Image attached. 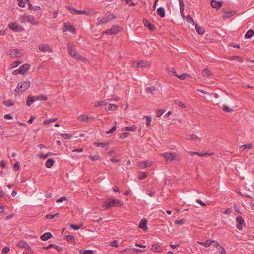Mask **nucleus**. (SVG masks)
<instances>
[{"label":"nucleus","mask_w":254,"mask_h":254,"mask_svg":"<svg viewBox=\"0 0 254 254\" xmlns=\"http://www.w3.org/2000/svg\"><path fill=\"white\" fill-rule=\"evenodd\" d=\"M47 99L48 98L43 94L38 96L29 95L27 98L26 104L28 106H30L33 103L36 101H46Z\"/></svg>","instance_id":"obj_1"},{"label":"nucleus","mask_w":254,"mask_h":254,"mask_svg":"<svg viewBox=\"0 0 254 254\" xmlns=\"http://www.w3.org/2000/svg\"><path fill=\"white\" fill-rule=\"evenodd\" d=\"M123 205V203L117 199H109L104 201V206L106 208H109L112 207H119Z\"/></svg>","instance_id":"obj_2"},{"label":"nucleus","mask_w":254,"mask_h":254,"mask_svg":"<svg viewBox=\"0 0 254 254\" xmlns=\"http://www.w3.org/2000/svg\"><path fill=\"white\" fill-rule=\"evenodd\" d=\"M30 85L29 81H24L19 82L15 91L17 93H20L26 90Z\"/></svg>","instance_id":"obj_3"},{"label":"nucleus","mask_w":254,"mask_h":254,"mask_svg":"<svg viewBox=\"0 0 254 254\" xmlns=\"http://www.w3.org/2000/svg\"><path fill=\"white\" fill-rule=\"evenodd\" d=\"M163 156L167 162H171L172 160L179 161L180 157L179 155H175L174 153L172 152H165L161 154Z\"/></svg>","instance_id":"obj_4"},{"label":"nucleus","mask_w":254,"mask_h":254,"mask_svg":"<svg viewBox=\"0 0 254 254\" xmlns=\"http://www.w3.org/2000/svg\"><path fill=\"white\" fill-rule=\"evenodd\" d=\"M68 48V51L69 53V54L73 58H74L78 60H82L83 58L81 57V55H80L79 54L76 53V51H75L74 47L72 46L71 44L70 43L68 44L67 45Z\"/></svg>","instance_id":"obj_5"},{"label":"nucleus","mask_w":254,"mask_h":254,"mask_svg":"<svg viewBox=\"0 0 254 254\" xmlns=\"http://www.w3.org/2000/svg\"><path fill=\"white\" fill-rule=\"evenodd\" d=\"M20 20L22 23H25V22L27 21L34 25H37L38 23V22L36 21L33 17H31L27 15L22 16Z\"/></svg>","instance_id":"obj_6"},{"label":"nucleus","mask_w":254,"mask_h":254,"mask_svg":"<svg viewBox=\"0 0 254 254\" xmlns=\"http://www.w3.org/2000/svg\"><path fill=\"white\" fill-rule=\"evenodd\" d=\"M67 10L72 14H77V15H80V14H84L86 15H89V14L85 10H76L75 8L72 7H67Z\"/></svg>","instance_id":"obj_7"},{"label":"nucleus","mask_w":254,"mask_h":254,"mask_svg":"<svg viewBox=\"0 0 254 254\" xmlns=\"http://www.w3.org/2000/svg\"><path fill=\"white\" fill-rule=\"evenodd\" d=\"M8 27L14 32H21L24 30L22 27L19 26L16 22L10 23L8 25Z\"/></svg>","instance_id":"obj_8"},{"label":"nucleus","mask_w":254,"mask_h":254,"mask_svg":"<svg viewBox=\"0 0 254 254\" xmlns=\"http://www.w3.org/2000/svg\"><path fill=\"white\" fill-rule=\"evenodd\" d=\"M121 30V28L117 25H114L110 29L104 32L106 34H117Z\"/></svg>","instance_id":"obj_9"},{"label":"nucleus","mask_w":254,"mask_h":254,"mask_svg":"<svg viewBox=\"0 0 254 254\" xmlns=\"http://www.w3.org/2000/svg\"><path fill=\"white\" fill-rule=\"evenodd\" d=\"M38 48L42 52H53V49L47 44H40L39 45Z\"/></svg>","instance_id":"obj_10"},{"label":"nucleus","mask_w":254,"mask_h":254,"mask_svg":"<svg viewBox=\"0 0 254 254\" xmlns=\"http://www.w3.org/2000/svg\"><path fill=\"white\" fill-rule=\"evenodd\" d=\"M64 27L63 28V31L64 32L69 31L73 33H75V29L74 28L73 25H71L70 23H64Z\"/></svg>","instance_id":"obj_11"},{"label":"nucleus","mask_w":254,"mask_h":254,"mask_svg":"<svg viewBox=\"0 0 254 254\" xmlns=\"http://www.w3.org/2000/svg\"><path fill=\"white\" fill-rule=\"evenodd\" d=\"M237 225L236 227L239 230H242V225L244 223V220L242 216H238L236 217Z\"/></svg>","instance_id":"obj_12"},{"label":"nucleus","mask_w":254,"mask_h":254,"mask_svg":"<svg viewBox=\"0 0 254 254\" xmlns=\"http://www.w3.org/2000/svg\"><path fill=\"white\" fill-rule=\"evenodd\" d=\"M147 221L145 218H143L140 220L139 224V228L142 229L144 231H146L148 229L147 227Z\"/></svg>","instance_id":"obj_13"},{"label":"nucleus","mask_w":254,"mask_h":254,"mask_svg":"<svg viewBox=\"0 0 254 254\" xmlns=\"http://www.w3.org/2000/svg\"><path fill=\"white\" fill-rule=\"evenodd\" d=\"M222 1H217L215 0H212L211 2V5L214 8L219 9L222 5Z\"/></svg>","instance_id":"obj_14"},{"label":"nucleus","mask_w":254,"mask_h":254,"mask_svg":"<svg viewBox=\"0 0 254 254\" xmlns=\"http://www.w3.org/2000/svg\"><path fill=\"white\" fill-rule=\"evenodd\" d=\"M143 23L144 26L147 27L150 30L154 31L155 29L154 25L151 24L147 19H144L143 20Z\"/></svg>","instance_id":"obj_15"},{"label":"nucleus","mask_w":254,"mask_h":254,"mask_svg":"<svg viewBox=\"0 0 254 254\" xmlns=\"http://www.w3.org/2000/svg\"><path fill=\"white\" fill-rule=\"evenodd\" d=\"M30 65L28 64H25L19 67V70L21 71V74H24L29 69Z\"/></svg>","instance_id":"obj_16"},{"label":"nucleus","mask_w":254,"mask_h":254,"mask_svg":"<svg viewBox=\"0 0 254 254\" xmlns=\"http://www.w3.org/2000/svg\"><path fill=\"white\" fill-rule=\"evenodd\" d=\"M17 246L19 248H25L26 250H28L30 248V246H29L28 244L23 240L19 241L17 244Z\"/></svg>","instance_id":"obj_17"},{"label":"nucleus","mask_w":254,"mask_h":254,"mask_svg":"<svg viewBox=\"0 0 254 254\" xmlns=\"http://www.w3.org/2000/svg\"><path fill=\"white\" fill-rule=\"evenodd\" d=\"M188 154L190 156H192L193 155L197 154V155H198L200 156H207V155H213V153H208V152H205V153H199V152H197L190 151V152H188Z\"/></svg>","instance_id":"obj_18"},{"label":"nucleus","mask_w":254,"mask_h":254,"mask_svg":"<svg viewBox=\"0 0 254 254\" xmlns=\"http://www.w3.org/2000/svg\"><path fill=\"white\" fill-rule=\"evenodd\" d=\"M133 65L136 67H145L147 66V64L143 61H141L140 62L134 61L133 63Z\"/></svg>","instance_id":"obj_19"},{"label":"nucleus","mask_w":254,"mask_h":254,"mask_svg":"<svg viewBox=\"0 0 254 254\" xmlns=\"http://www.w3.org/2000/svg\"><path fill=\"white\" fill-rule=\"evenodd\" d=\"M9 55L11 57H20L21 55V53H19V50L16 49H12L10 51Z\"/></svg>","instance_id":"obj_20"},{"label":"nucleus","mask_w":254,"mask_h":254,"mask_svg":"<svg viewBox=\"0 0 254 254\" xmlns=\"http://www.w3.org/2000/svg\"><path fill=\"white\" fill-rule=\"evenodd\" d=\"M52 247H53L55 249H56L58 252L61 251V250L62 249V247H60L59 246L56 245L55 244H51L49 245L48 246L43 247L42 249L44 250H48Z\"/></svg>","instance_id":"obj_21"},{"label":"nucleus","mask_w":254,"mask_h":254,"mask_svg":"<svg viewBox=\"0 0 254 254\" xmlns=\"http://www.w3.org/2000/svg\"><path fill=\"white\" fill-rule=\"evenodd\" d=\"M224 15L223 17L224 18H229L235 15L236 13V11H231L230 12H226L225 10H223Z\"/></svg>","instance_id":"obj_22"},{"label":"nucleus","mask_w":254,"mask_h":254,"mask_svg":"<svg viewBox=\"0 0 254 254\" xmlns=\"http://www.w3.org/2000/svg\"><path fill=\"white\" fill-rule=\"evenodd\" d=\"M52 237V234L50 232H46L40 236V238L43 241H47Z\"/></svg>","instance_id":"obj_23"},{"label":"nucleus","mask_w":254,"mask_h":254,"mask_svg":"<svg viewBox=\"0 0 254 254\" xmlns=\"http://www.w3.org/2000/svg\"><path fill=\"white\" fill-rule=\"evenodd\" d=\"M214 242V240L208 239L204 242H199V244L205 247H208Z\"/></svg>","instance_id":"obj_24"},{"label":"nucleus","mask_w":254,"mask_h":254,"mask_svg":"<svg viewBox=\"0 0 254 254\" xmlns=\"http://www.w3.org/2000/svg\"><path fill=\"white\" fill-rule=\"evenodd\" d=\"M157 13L161 17H164L165 15V11L163 7H160L157 10Z\"/></svg>","instance_id":"obj_25"},{"label":"nucleus","mask_w":254,"mask_h":254,"mask_svg":"<svg viewBox=\"0 0 254 254\" xmlns=\"http://www.w3.org/2000/svg\"><path fill=\"white\" fill-rule=\"evenodd\" d=\"M212 74L211 72L207 68L204 69L202 72V76L205 77H210Z\"/></svg>","instance_id":"obj_26"},{"label":"nucleus","mask_w":254,"mask_h":254,"mask_svg":"<svg viewBox=\"0 0 254 254\" xmlns=\"http://www.w3.org/2000/svg\"><path fill=\"white\" fill-rule=\"evenodd\" d=\"M54 162L55 161L53 159H48L45 164L46 167L48 168H51L54 165Z\"/></svg>","instance_id":"obj_27"},{"label":"nucleus","mask_w":254,"mask_h":254,"mask_svg":"<svg viewBox=\"0 0 254 254\" xmlns=\"http://www.w3.org/2000/svg\"><path fill=\"white\" fill-rule=\"evenodd\" d=\"M252 148V145L250 144H244L239 147V151L242 152L246 149H250Z\"/></svg>","instance_id":"obj_28"},{"label":"nucleus","mask_w":254,"mask_h":254,"mask_svg":"<svg viewBox=\"0 0 254 254\" xmlns=\"http://www.w3.org/2000/svg\"><path fill=\"white\" fill-rule=\"evenodd\" d=\"M195 29L198 34L203 35L204 34L205 31L204 29L198 26L197 24L195 25Z\"/></svg>","instance_id":"obj_29"},{"label":"nucleus","mask_w":254,"mask_h":254,"mask_svg":"<svg viewBox=\"0 0 254 254\" xmlns=\"http://www.w3.org/2000/svg\"><path fill=\"white\" fill-rule=\"evenodd\" d=\"M137 127L135 126H129L124 127L123 130L127 131H134L136 130Z\"/></svg>","instance_id":"obj_30"},{"label":"nucleus","mask_w":254,"mask_h":254,"mask_svg":"<svg viewBox=\"0 0 254 254\" xmlns=\"http://www.w3.org/2000/svg\"><path fill=\"white\" fill-rule=\"evenodd\" d=\"M90 118H91L90 117L85 115H81L78 117V119H80L82 122H87Z\"/></svg>","instance_id":"obj_31"},{"label":"nucleus","mask_w":254,"mask_h":254,"mask_svg":"<svg viewBox=\"0 0 254 254\" xmlns=\"http://www.w3.org/2000/svg\"><path fill=\"white\" fill-rule=\"evenodd\" d=\"M151 249H152V250L153 251L156 252H162L160 247L158 245H156V244H153L152 246Z\"/></svg>","instance_id":"obj_32"},{"label":"nucleus","mask_w":254,"mask_h":254,"mask_svg":"<svg viewBox=\"0 0 254 254\" xmlns=\"http://www.w3.org/2000/svg\"><path fill=\"white\" fill-rule=\"evenodd\" d=\"M138 166L140 168H144L147 166H150L149 162L148 161H144L139 163Z\"/></svg>","instance_id":"obj_33"},{"label":"nucleus","mask_w":254,"mask_h":254,"mask_svg":"<svg viewBox=\"0 0 254 254\" xmlns=\"http://www.w3.org/2000/svg\"><path fill=\"white\" fill-rule=\"evenodd\" d=\"M254 33V32L253 30H249L245 34V37L246 38H250L253 36Z\"/></svg>","instance_id":"obj_34"},{"label":"nucleus","mask_w":254,"mask_h":254,"mask_svg":"<svg viewBox=\"0 0 254 254\" xmlns=\"http://www.w3.org/2000/svg\"><path fill=\"white\" fill-rule=\"evenodd\" d=\"M156 90V87L155 86H152L151 87H147L145 89V91L147 93H151L152 94H154L153 92Z\"/></svg>","instance_id":"obj_35"},{"label":"nucleus","mask_w":254,"mask_h":254,"mask_svg":"<svg viewBox=\"0 0 254 254\" xmlns=\"http://www.w3.org/2000/svg\"><path fill=\"white\" fill-rule=\"evenodd\" d=\"M66 240L68 242L75 243V237L73 235H67L66 237Z\"/></svg>","instance_id":"obj_36"},{"label":"nucleus","mask_w":254,"mask_h":254,"mask_svg":"<svg viewBox=\"0 0 254 254\" xmlns=\"http://www.w3.org/2000/svg\"><path fill=\"white\" fill-rule=\"evenodd\" d=\"M97 25H100L101 24H103V23H105V24L107 23V21H105V19L104 18V17L103 18L98 17L97 19Z\"/></svg>","instance_id":"obj_37"},{"label":"nucleus","mask_w":254,"mask_h":254,"mask_svg":"<svg viewBox=\"0 0 254 254\" xmlns=\"http://www.w3.org/2000/svg\"><path fill=\"white\" fill-rule=\"evenodd\" d=\"M93 145L96 147H99V146H101L102 147H105V146L106 145H108V143H102V142H94L93 143Z\"/></svg>","instance_id":"obj_38"},{"label":"nucleus","mask_w":254,"mask_h":254,"mask_svg":"<svg viewBox=\"0 0 254 254\" xmlns=\"http://www.w3.org/2000/svg\"><path fill=\"white\" fill-rule=\"evenodd\" d=\"M177 77H178L180 80H185L186 77L187 76H190L189 75H188L187 73H183L180 75H178L177 74L176 75Z\"/></svg>","instance_id":"obj_39"},{"label":"nucleus","mask_w":254,"mask_h":254,"mask_svg":"<svg viewBox=\"0 0 254 254\" xmlns=\"http://www.w3.org/2000/svg\"><path fill=\"white\" fill-rule=\"evenodd\" d=\"M115 125L109 131L106 132V134H108L112 133L116 130V129H117L116 125L117 124V122H115Z\"/></svg>","instance_id":"obj_40"},{"label":"nucleus","mask_w":254,"mask_h":254,"mask_svg":"<svg viewBox=\"0 0 254 254\" xmlns=\"http://www.w3.org/2000/svg\"><path fill=\"white\" fill-rule=\"evenodd\" d=\"M82 225V224H80L79 225H76V224H70L69 225V227L71 228H72L74 230H78L80 228H81Z\"/></svg>","instance_id":"obj_41"},{"label":"nucleus","mask_w":254,"mask_h":254,"mask_svg":"<svg viewBox=\"0 0 254 254\" xmlns=\"http://www.w3.org/2000/svg\"><path fill=\"white\" fill-rule=\"evenodd\" d=\"M60 135L64 139H68L71 138L72 135L67 133H62Z\"/></svg>","instance_id":"obj_42"},{"label":"nucleus","mask_w":254,"mask_h":254,"mask_svg":"<svg viewBox=\"0 0 254 254\" xmlns=\"http://www.w3.org/2000/svg\"><path fill=\"white\" fill-rule=\"evenodd\" d=\"M223 110L227 112H232L233 111V109L229 108L228 106L224 105L223 106Z\"/></svg>","instance_id":"obj_43"},{"label":"nucleus","mask_w":254,"mask_h":254,"mask_svg":"<svg viewBox=\"0 0 254 254\" xmlns=\"http://www.w3.org/2000/svg\"><path fill=\"white\" fill-rule=\"evenodd\" d=\"M108 106L109 110H116L118 108V106L116 105L113 104H109Z\"/></svg>","instance_id":"obj_44"},{"label":"nucleus","mask_w":254,"mask_h":254,"mask_svg":"<svg viewBox=\"0 0 254 254\" xmlns=\"http://www.w3.org/2000/svg\"><path fill=\"white\" fill-rule=\"evenodd\" d=\"M144 117L146 118V125L148 127L150 126L151 122V117L149 116H145Z\"/></svg>","instance_id":"obj_45"},{"label":"nucleus","mask_w":254,"mask_h":254,"mask_svg":"<svg viewBox=\"0 0 254 254\" xmlns=\"http://www.w3.org/2000/svg\"><path fill=\"white\" fill-rule=\"evenodd\" d=\"M147 173L145 172H142L141 174H140L138 176V179L139 180H143L147 177Z\"/></svg>","instance_id":"obj_46"},{"label":"nucleus","mask_w":254,"mask_h":254,"mask_svg":"<svg viewBox=\"0 0 254 254\" xmlns=\"http://www.w3.org/2000/svg\"><path fill=\"white\" fill-rule=\"evenodd\" d=\"M168 71L171 75H173L176 76V75H177V73L175 71V69L174 68H169L168 69Z\"/></svg>","instance_id":"obj_47"},{"label":"nucleus","mask_w":254,"mask_h":254,"mask_svg":"<svg viewBox=\"0 0 254 254\" xmlns=\"http://www.w3.org/2000/svg\"><path fill=\"white\" fill-rule=\"evenodd\" d=\"M175 103L183 108H185L186 107V106L182 102L179 100H175Z\"/></svg>","instance_id":"obj_48"},{"label":"nucleus","mask_w":254,"mask_h":254,"mask_svg":"<svg viewBox=\"0 0 254 254\" xmlns=\"http://www.w3.org/2000/svg\"><path fill=\"white\" fill-rule=\"evenodd\" d=\"M3 104L8 107L14 105V103L12 102L10 100L3 101Z\"/></svg>","instance_id":"obj_49"},{"label":"nucleus","mask_w":254,"mask_h":254,"mask_svg":"<svg viewBox=\"0 0 254 254\" xmlns=\"http://www.w3.org/2000/svg\"><path fill=\"white\" fill-rule=\"evenodd\" d=\"M179 2L180 8V11H184L185 5L183 0H179Z\"/></svg>","instance_id":"obj_50"},{"label":"nucleus","mask_w":254,"mask_h":254,"mask_svg":"<svg viewBox=\"0 0 254 254\" xmlns=\"http://www.w3.org/2000/svg\"><path fill=\"white\" fill-rule=\"evenodd\" d=\"M186 21L189 23H192L193 25L194 24L193 19L190 15H188L187 16Z\"/></svg>","instance_id":"obj_51"},{"label":"nucleus","mask_w":254,"mask_h":254,"mask_svg":"<svg viewBox=\"0 0 254 254\" xmlns=\"http://www.w3.org/2000/svg\"><path fill=\"white\" fill-rule=\"evenodd\" d=\"M59 213H57L55 214L52 215V214H47L46 215L45 218L48 219H52L55 217L56 216L59 215Z\"/></svg>","instance_id":"obj_52"},{"label":"nucleus","mask_w":254,"mask_h":254,"mask_svg":"<svg viewBox=\"0 0 254 254\" xmlns=\"http://www.w3.org/2000/svg\"><path fill=\"white\" fill-rule=\"evenodd\" d=\"M18 2V6L20 7H24L25 6V2L24 0H17Z\"/></svg>","instance_id":"obj_53"},{"label":"nucleus","mask_w":254,"mask_h":254,"mask_svg":"<svg viewBox=\"0 0 254 254\" xmlns=\"http://www.w3.org/2000/svg\"><path fill=\"white\" fill-rule=\"evenodd\" d=\"M10 251V248L8 247H5L3 248L1 254H6Z\"/></svg>","instance_id":"obj_54"},{"label":"nucleus","mask_w":254,"mask_h":254,"mask_svg":"<svg viewBox=\"0 0 254 254\" xmlns=\"http://www.w3.org/2000/svg\"><path fill=\"white\" fill-rule=\"evenodd\" d=\"M129 134V133L127 132H124L123 133H122L120 136V138L121 139H124L126 138L127 136H128Z\"/></svg>","instance_id":"obj_55"},{"label":"nucleus","mask_w":254,"mask_h":254,"mask_svg":"<svg viewBox=\"0 0 254 254\" xmlns=\"http://www.w3.org/2000/svg\"><path fill=\"white\" fill-rule=\"evenodd\" d=\"M107 105V103H104V101H98L97 102L96 105H95V107H99V106H103V105Z\"/></svg>","instance_id":"obj_56"},{"label":"nucleus","mask_w":254,"mask_h":254,"mask_svg":"<svg viewBox=\"0 0 254 254\" xmlns=\"http://www.w3.org/2000/svg\"><path fill=\"white\" fill-rule=\"evenodd\" d=\"M110 246H112V247H118V241L117 240H114L113 241H112L110 243Z\"/></svg>","instance_id":"obj_57"},{"label":"nucleus","mask_w":254,"mask_h":254,"mask_svg":"<svg viewBox=\"0 0 254 254\" xmlns=\"http://www.w3.org/2000/svg\"><path fill=\"white\" fill-rule=\"evenodd\" d=\"M186 221L185 219H182L181 220H176L175 222L177 224H183L185 223Z\"/></svg>","instance_id":"obj_58"},{"label":"nucleus","mask_w":254,"mask_h":254,"mask_svg":"<svg viewBox=\"0 0 254 254\" xmlns=\"http://www.w3.org/2000/svg\"><path fill=\"white\" fill-rule=\"evenodd\" d=\"M164 112V110H162L161 109L158 110L156 113V116L157 117H160L161 116H162L163 115Z\"/></svg>","instance_id":"obj_59"},{"label":"nucleus","mask_w":254,"mask_h":254,"mask_svg":"<svg viewBox=\"0 0 254 254\" xmlns=\"http://www.w3.org/2000/svg\"><path fill=\"white\" fill-rule=\"evenodd\" d=\"M21 63V62L15 61L12 63V66L13 67H16L18 66Z\"/></svg>","instance_id":"obj_60"},{"label":"nucleus","mask_w":254,"mask_h":254,"mask_svg":"<svg viewBox=\"0 0 254 254\" xmlns=\"http://www.w3.org/2000/svg\"><path fill=\"white\" fill-rule=\"evenodd\" d=\"M89 158L92 159V161H96L100 158L98 155L89 156Z\"/></svg>","instance_id":"obj_61"},{"label":"nucleus","mask_w":254,"mask_h":254,"mask_svg":"<svg viewBox=\"0 0 254 254\" xmlns=\"http://www.w3.org/2000/svg\"><path fill=\"white\" fill-rule=\"evenodd\" d=\"M83 254H94V251L92 250H86L84 251Z\"/></svg>","instance_id":"obj_62"},{"label":"nucleus","mask_w":254,"mask_h":254,"mask_svg":"<svg viewBox=\"0 0 254 254\" xmlns=\"http://www.w3.org/2000/svg\"><path fill=\"white\" fill-rule=\"evenodd\" d=\"M131 250L133 252H135L136 253H143V252H145L144 250H140L139 249H132Z\"/></svg>","instance_id":"obj_63"},{"label":"nucleus","mask_w":254,"mask_h":254,"mask_svg":"<svg viewBox=\"0 0 254 254\" xmlns=\"http://www.w3.org/2000/svg\"><path fill=\"white\" fill-rule=\"evenodd\" d=\"M107 17L108 18H109V20H113L114 19L116 18V17L115 16L112 14V13H109L108 15H107Z\"/></svg>","instance_id":"obj_64"}]
</instances>
